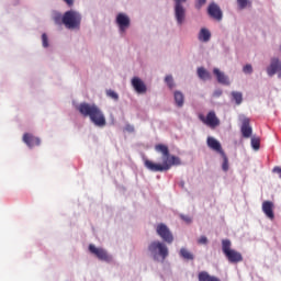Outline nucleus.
Segmentation results:
<instances>
[{
    "instance_id": "f257e3e1",
    "label": "nucleus",
    "mask_w": 281,
    "mask_h": 281,
    "mask_svg": "<svg viewBox=\"0 0 281 281\" xmlns=\"http://www.w3.org/2000/svg\"><path fill=\"white\" fill-rule=\"evenodd\" d=\"M79 113L83 115V117H89L90 122L98 126L99 128H104L106 126V117L102 110L98 108L95 104L81 103L78 108Z\"/></svg>"
},
{
    "instance_id": "f03ea898",
    "label": "nucleus",
    "mask_w": 281,
    "mask_h": 281,
    "mask_svg": "<svg viewBox=\"0 0 281 281\" xmlns=\"http://www.w3.org/2000/svg\"><path fill=\"white\" fill-rule=\"evenodd\" d=\"M180 165H181V160L179 159V157L170 156V155L168 158L164 160L162 165L155 164L150 160L145 161L146 168H148V170H151V172H164L166 170H170L172 166H180Z\"/></svg>"
},
{
    "instance_id": "7ed1b4c3",
    "label": "nucleus",
    "mask_w": 281,
    "mask_h": 281,
    "mask_svg": "<svg viewBox=\"0 0 281 281\" xmlns=\"http://www.w3.org/2000/svg\"><path fill=\"white\" fill-rule=\"evenodd\" d=\"M148 251L151 254L154 260L161 258L162 261L168 258L169 254L168 246L159 240L151 241L148 246Z\"/></svg>"
},
{
    "instance_id": "20e7f679",
    "label": "nucleus",
    "mask_w": 281,
    "mask_h": 281,
    "mask_svg": "<svg viewBox=\"0 0 281 281\" xmlns=\"http://www.w3.org/2000/svg\"><path fill=\"white\" fill-rule=\"evenodd\" d=\"M222 251L226 256L228 261L233 263L243 262V255L232 249V241L229 239L222 240Z\"/></svg>"
},
{
    "instance_id": "39448f33",
    "label": "nucleus",
    "mask_w": 281,
    "mask_h": 281,
    "mask_svg": "<svg viewBox=\"0 0 281 281\" xmlns=\"http://www.w3.org/2000/svg\"><path fill=\"white\" fill-rule=\"evenodd\" d=\"M173 12H175V19L178 23V25H183L186 23V7H183V3H186L188 0H173Z\"/></svg>"
},
{
    "instance_id": "423d86ee",
    "label": "nucleus",
    "mask_w": 281,
    "mask_h": 281,
    "mask_svg": "<svg viewBox=\"0 0 281 281\" xmlns=\"http://www.w3.org/2000/svg\"><path fill=\"white\" fill-rule=\"evenodd\" d=\"M199 120H201L205 126H209V128H216L217 126H221V120L216 116V112L214 111H210L206 116L200 114Z\"/></svg>"
},
{
    "instance_id": "0eeeda50",
    "label": "nucleus",
    "mask_w": 281,
    "mask_h": 281,
    "mask_svg": "<svg viewBox=\"0 0 281 281\" xmlns=\"http://www.w3.org/2000/svg\"><path fill=\"white\" fill-rule=\"evenodd\" d=\"M53 21L56 25H65V27L71 30V11H67L64 15L60 12H54Z\"/></svg>"
},
{
    "instance_id": "6e6552de",
    "label": "nucleus",
    "mask_w": 281,
    "mask_h": 281,
    "mask_svg": "<svg viewBox=\"0 0 281 281\" xmlns=\"http://www.w3.org/2000/svg\"><path fill=\"white\" fill-rule=\"evenodd\" d=\"M156 234H158L165 243H168V245H171V243L175 240L172 232H170V228H168V226L164 223L157 225Z\"/></svg>"
},
{
    "instance_id": "1a4fd4ad",
    "label": "nucleus",
    "mask_w": 281,
    "mask_h": 281,
    "mask_svg": "<svg viewBox=\"0 0 281 281\" xmlns=\"http://www.w3.org/2000/svg\"><path fill=\"white\" fill-rule=\"evenodd\" d=\"M207 14L211 19H214V21H223V10H221V7L216 2L209 4Z\"/></svg>"
},
{
    "instance_id": "9d476101",
    "label": "nucleus",
    "mask_w": 281,
    "mask_h": 281,
    "mask_svg": "<svg viewBox=\"0 0 281 281\" xmlns=\"http://www.w3.org/2000/svg\"><path fill=\"white\" fill-rule=\"evenodd\" d=\"M116 25L119 26L120 32H126V30L131 27V18H128L126 13H119L116 15Z\"/></svg>"
},
{
    "instance_id": "9b49d317",
    "label": "nucleus",
    "mask_w": 281,
    "mask_h": 281,
    "mask_svg": "<svg viewBox=\"0 0 281 281\" xmlns=\"http://www.w3.org/2000/svg\"><path fill=\"white\" fill-rule=\"evenodd\" d=\"M89 251L90 254H93V256H97L99 260H104L105 262H109V260H111V257H109L106 250H104L103 248H98L93 244L89 245Z\"/></svg>"
},
{
    "instance_id": "f8f14e48",
    "label": "nucleus",
    "mask_w": 281,
    "mask_h": 281,
    "mask_svg": "<svg viewBox=\"0 0 281 281\" xmlns=\"http://www.w3.org/2000/svg\"><path fill=\"white\" fill-rule=\"evenodd\" d=\"M22 139L24 144L29 146V148H34V146H41V138L34 136V134L25 133Z\"/></svg>"
},
{
    "instance_id": "ddd939ff",
    "label": "nucleus",
    "mask_w": 281,
    "mask_h": 281,
    "mask_svg": "<svg viewBox=\"0 0 281 281\" xmlns=\"http://www.w3.org/2000/svg\"><path fill=\"white\" fill-rule=\"evenodd\" d=\"M206 144L211 150H214L215 153H218V155H223L225 151L223 150V146L221 145V142L216 140V138L209 136Z\"/></svg>"
},
{
    "instance_id": "4468645a",
    "label": "nucleus",
    "mask_w": 281,
    "mask_h": 281,
    "mask_svg": "<svg viewBox=\"0 0 281 281\" xmlns=\"http://www.w3.org/2000/svg\"><path fill=\"white\" fill-rule=\"evenodd\" d=\"M132 87L136 93H146V83L139 77L132 78Z\"/></svg>"
},
{
    "instance_id": "2eb2a0df",
    "label": "nucleus",
    "mask_w": 281,
    "mask_h": 281,
    "mask_svg": "<svg viewBox=\"0 0 281 281\" xmlns=\"http://www.w3.org/2000/svg\"><path fill=\"white\" fill-rule=\"evenodd\" d=\"M281 70V60L278 58H272L270 66L267 68V74L268 76H276L278 71Z\"/></svg>"
},
{
    "instance_id": "dca6fc26",
    "label": "nucleus",
    "mask_w": 281,
    "mask_h": 281,
    "mask_svg": "<svg viewBox=\"0 0 281 281\" xmlns=\"http://www.w3.org/2000/svg\"><path fill=\"white\" fill-rule=\"evenodd\" d=\"M262 212L270 218V221H273L276 218V215L273 214V202L265 201L262 203Z\"/></svg>"
},
{
    "instance_id": "f3484780",
    "label": "nucleus",
    "mask_w": 281,
    "mask_h": 281,
    "mask_svg": "<svg viewBox=\"0 0 281 281\" xmlns=\"http://www.w3.org/2000/svg\"><path fill=\"white\" fill-rule=\"evenodd\" d=\"M240 131H241L243 137H246V138L251 137L252 130H251V126L249 125V119L245 117L243 120Z\"/></svg>"
},
{
    "instance_id": "a211bd4d",
    "label": "nucleus",
    "mask_w": 281,
    "mask_h": 281,
    "mask_svg": "<svg viewBox=\"0 0 281 281\" xmlns=\"http://www.w3.org/2000/svg\"><path fill=\"white\" fill-rule=\"evenodd\" d=\"M198 38L200 43H210V40L212 38V33L210 32V30L203 27L200 30Z\"/></svg>"
},
{
    "instance_id": "6ab92c4d",
    "label": "nucleus",
    "mask_w": 281,
    "mask_h": 281,
    "mask_svg": "<svg viewBox=\"0 0 281 281\" xmlns=\"http://www.w3.org/2000/svg\"><path fill=\"white\" fill-rule=\"evenodd\" d=\"M213 74L216 76L217 82H220V85H229V78H227L225 72L221 71V69L214 68Z\"/></svg>"
},
{
    "instance_id": "aec40b11",
    "label": "nucleus",
    "mask_w": 281,
    "mask_h": 281,
    "mask_svg": "<svg viewBox=\"0 0 281 281\" xmlns=\"http://www.w3.org/2000/svg\"><path fill=\"white\" fill-rule=\"evenodd\" d=\"M80 21H82L80 13L72 11L71 12V30H80Z\"/></svg>"
},
{
    "instance_id": "412c9836",
    "label": "nucleus",
    "mask_w": 281,
    "mask_h": 281,
    "mask_svg": "<svg viewBox=\"0 0 281 281\" xmlns=\"http://www.w3.org/2000/svg\"><path fill=\"white\" fill-rule=\"evenodd\" d=\"M155 150L157 153H161L162 155V164L164 160L168 159V157H170V150L168 149V146L164 145V144H158L155 146Z\"/></svg>"
},
{
    "instance_id": "4be33fe9",
    "label": "nucleus",
    "mask_w": 281,
    "mask_h": 281,
    "mask_svg": "<svg viewBox=\"0 0 281 281\" xmlns=\"http://www.w3.org/2000/svg\"><path fill=\"white\" fill-rule=\"evenodd\" d=\"M198 76L201 80H211L212 79V75H210V71H207L203 67L198 68Z\"/></svg>"
},
{
    "instance_id": "5701e85b",
    "label": "nucleus",
    "mask_w": 281,
    "mask_h": 281,
    "mask_svg": "<svg viewBox=\"0 0 281 281\" xmlns=\"http://www.w3.org/2000/svg\"><path fill=\"white\" fill-rule=\"evenodd\" d=\"M173 98H175V102H176L177 106H179V108L183 106L184 97L181 93V91H176L173 93Z\"/></svg>"
},
{
    "instance_id": "b1692460",
    "label": "nucleus",
    "mask_w": 281,
    "mask_h": 281,
    "mask_svg": "<svg viewBox=\"0 0 281 281\" xmlns=\"http://www.w3.org/2000/svg\"><path fill=\"white\" fill-rule=\"evenodd\" d=\"M231 95L237 105L243 104V92L233 91Z\"/></svg>"
},
{
    "instance_id": "393cba45",
    "label": "nucleus",
    "mask_w": 281,
    "mask_h": 281,
    "mask_svg": "<svg viewBox=\"0 0 281 281\" xmlns=\"http://www.w3.org/2000/svg\"><path fill=\"white\" fill-rule=\"evenodd\" d=\"M180 256L184 259V260H194V255H192V252H190L188 249L186 248H181L180 249Z\"/></svg>"
},
{
    "instance_id": "a878e982",
    "label": "nucleus",
    "mask_w": 281,
    "mask_h": 281,
    "mask_svg": "<svg viewBox=\"0 0 281 281\" xmlns=\"http://www.w3.org/2000/svg\"><path fill=\"white\" fill-rule=\"evenodd\" d=\"M221 157L223 159V165H222V169L224 170V172H227V170H229V160L227 159V155L221 154Z\"/></svg>"
},
{
    "instance_id": "bb28decb",
    "label": "nucleus",
    "mask_w": 281,
    "mask_h": 281,
    "mask_svg": "<svg viewBox=\"0 0 281 281\" xmlns=\"http://www.w3.org/2000/svg\"><path fill=\"white\" fill-rule=\"evenodd\" d=\"M106 95H108V98L115 100V102H117V100H120V95L114 90H106Z\"/></svg>"
},
{
    "instance_id": "cd10ccee",
    "label": "nucleus",
    "mask_w": 281,
    "mask_h": 281,
    "mask_svg": "<svg viewBox=\"0 0 281 281\" xmlns=\"http://www.w3.org/2000/svg\"><path fill=\"white\" fill-rule=\"evenodd\" d=\"M251 147L255 150H260V139L258 137H252L251 138Z\"/></svg>"
},
{
    "instance_id": "c85d7f7f",
    "label": "nucleus",
    "mask_w": 281,
    "mask_h": 281,
    "mask_svg": "<svg viewBox=\"0 0 281 281\" xmlns=\"http://www.w3.org/2000/svg\"><path fill=\"white\" fill-rule=\"evenodd\" d=\"M237 3L240 8V10H245L247 5H251V2L249 0H237Z\"/></svg>"
},
{
    "instance_id": "c756f323",
    "label": "nucleus",
    "mask_w": 281,
    "mask_h": 281,
    "mask_svg": "<svg viewBox=\"0 0 281 281\" xmlns=\"http://www.w3.org/2000/svg\"><path fill=\"white\" fill-rule=\"evenodd\" d=\"M165 82H167L169 89H172L175 87V79L172 78L171 75H168L166 78H165Z\"/></svg>"
},
{
    "instance_id": "7c9ffc66",
    "label": "nucleus",
    "mask_w": 281,
    "mask_h": 281,
    "mask_svg": "<svg viewBox=\"0 0 281 281\" xmlns=\"http://www.w3.org/2000/svg\"><path fill=\"white\" fill-rule=\"evenodd\" d=\"M42 45L43 47H49V38L45 33L42 34Z\"/></svg>"
},
{
    "instance_id": "2f4dec72",
    "label": "nucleus",
    "mask_w": 281,
    "mask_h": 281,
    "mask_svg": "<svg viewBox=\"0 0 281 281\" xmlns=\"http://www.w3.org/2000/svg\"><path fill=\"white\" fill-rule=\"evenodd\" d=\"M243 71L244 74H254V67L250 64H248L244 66Z\"/></svg>"
},
{
    "instance_id": "473e14b6",
    "label": "nucleus",
    "mask_w": 281,
    "mask_h": 281,
    "mask_svg": "<svg viewBox=\"0 0 281 281\" xmlns=\"http://www.w3.org/2000/svg\"><path fill=\"white\" fill-rule=\"evenodd\" d=\"M205 3H207V0H196V3H195L196 10H201V8L205 5Z\"/></svg>"
},
{
    "instance_id": "72a5a7b5",
    "label": "nucleus",
    "mask_w": 281,
    "mask_h": 281,
    "mask_svg": "<svg viewBox=\"0 0 281 281\" xmlns=\"http://www.w3.org/2000/svg\"><path fill=\"white\" fill-rule=\"evenodd\" d=\"M180 218H182V221H184V223H187L188 225H190V223H192V217L188 216V215H180Z\"/></svg>"
},
{
    "instance_id": "f704fd0d",
    "label": "nucleus",
    "mask_w": 281,
    "mask_h": 281,
    "mask_svg": "<svg viewBox=\"0 0 281 281\" xmlns=\"http://www.w3.org/2000/svg\"><path fill=\"white\" fill-rule=\"evenodd\" d=\"M198 243H199V245H207V237L201 236V237L198 239Z\"/></svg>"
},
{
    "instance_id": "c9c22d12",
    "label": "nucleus",
    "mask_w": 281,
    "mask_h": 281,
    "mask_svg": "<svg viewBox=\"0 0 281 281\" xmlns=\"http://www.w3.org/2000/svg\"><path fill=\"white\" fill-rule=\"evenodd\" d=\"M213 95L214 98H221V95H223V90H215Z\"/></svg>"
},
{
    "instance_id": "e433bc0d",
    "label": "nucleus",
    "mask_w": 281,
    "mask_h": 281,
    "mask_svg": "<svg viewBox=\"0 0 281 281\" xmlns=\"http://www.w3.org/2000/svg\"><path fill=\"white\" fill-rule=\"evenodd\" d=\"M272 172H277V175H279L280 179H281V168L280 167H274L272 169Z\"/></svg>"
},
{
    "instance_id": "4c0bfd02",
    "label": "nucleus",
    "mask_w": 281,
    "mask_h": 281,
    "mask_svg": "<svg viewBox=\"0 0 281 281\" xmlns=\"http://www.w3.org/2000/svg\"><path fill=\"white\" fill-rule=\"evenodd\" d=\"M126 131L133 132V131H134V128H133V126L127 125Z\"/></svg>"
},
{
    "instance_id": "58836bf2",
    "label": "nucleus",
    "mask_w": 281,
    "mask_h": 281,
    "mask_svg": "<svg viewBox=\"0 0 281 281\" xmlns=\"http://www.w3.org/2000/svg\"><path fill=\"white\" fill-rule=\"evenodd\" d=\"M67 2L68 5H71V0H64Z\"/></svg>"
}]
</instances>
